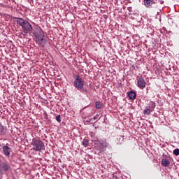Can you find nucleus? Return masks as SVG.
Wrapping results in <instances>:
<instances>
[{"instance_id": "a211bd4d", "label": "nucleus", "mask_w": 179, "mask_h": 179, "mask_svg": "<svg viewBox=\"0 0 179 179\" xmlns=\"http://www.w3.org/2000/svg\"><path fill=\"white\" fill-rule=\"evenodd\" d=\"M5 129L3 128V126H0V135H3L5 134Z\"/></svg>"}, {"instance_id": "6ab92c4d", "label": "nucleus", "mask_w": 179, "mask_h": 179, "mask_svg": "<svg viewBox=\"0 0 179 179\" xmlns=\"http://www.w3.org/2000/svg\"><path fill=\"white\" fill-rule=\"evenodd\" d=\"M173 155H175V156H179V149L176 148L173 150Z\"/></svg>"}, {"instance_id": "9b49d317", "label": "nucleus", "mask_w": 179, "mask_h": 179, "mask_svg": "<svg viewBox=\"0 0 179 179\" xmlns=\"http://www.w3.org/2000/svg\"><path fill=\"white\" fill-rule=\"evenodd\" d=\"M162 164L164 166V167H168L170 164V161H169L167 159H162Z\"/></svg>"}, {"instance_id": "393cba45", "label": "nucleus", "mask_w": 179, "mask_h": 179, "mask_svg": "<svg viewBox=\"0 0 179 179\" xmlns=\"http://www.w3.org/2000/svg\"><path fill=\"white\" fill-rule=\"evenodd\" d=\"M161 3H163V1H162Z\"/></svg>"}, {"instance_id": "4468645a", "label": "nucleus", "mask_w": 179, "mask_h": 179, "mask_svg": "<svg viewBox=\"0 0 179 179\" xmlns=\"http://www.w3.org/2000/svg\"><path fill=\"white\" fill-rule=\"evenodd\" d=\"M95 107L96 110H101V108H103V103L100 101H96L95 103Z\"/></svg>"}, {"instance_id": "2eb2a0df", "label": "nucleus", "mask_w": 179, "mask_h": 179, "mask_svg": "<svg viewBox=\"0 0 179 179\" xmlns=\"http://www.w3.org/2000/svg\"><path fill=\"white\" fill-rule=\"evenodd\" d=\"M151 113L152 110L150 108H148V106L145 107V108L143 110V114H145V115H150Z\"/></svg>"}, {"instance_id": "20e7f679", "label": "nucleus", "mask_w": 179, "mask_h": 179, "mask_svg": "<svg viewBox=\"0 0 179 179\" xmlns=\"http://www.w3.org/2000/svg\"><path fill=\"white\" fill-rule=\"evenodd\" d=\"M105 148H107V142L106 141H103L102 143L99 141L94 144V149L97 150L98 153H101Z\"/></svg>"}, {"instance_id": "dca6fc26", "label": "nucleus", "mask_w": 179, "mask_h": 179, "mask_svg": "<svg viewBox=\"0 0 179 179\" xmlns=\"http://www.w3.org/2000/svg\"><path fill=\"white\" fill-rule=\"evenodd\" d=\"M148 107L150 108V109L153 110L156 107V103L151 101H150Z\"/></svg>"}, {"instance_id": "aec40b11", "label": "nucleus", "mask_w": 179, "mask_h": 179, "mask_svg": "<svg viewBox=\"0 0 179 179\" xmlns=\"http://www.w3.org/2000/svg\"><path fill=\"white\" fill-rule=\"evenodd\" d=\"M56 121H57V122H61V115H59L56 117Z\"/></svg>"}, {"instance_id": "423d86ee", "label": "nucleus", "mask_w": 179, "mask_h": 179, "mask_svg": "<svg viewBox=\"0 0 179 179\" xmlns=\"http://www.w3.org/2000/svg\"><path fill=\"white\" fill-rule=\"evenodd\" d=\"M137 85L139 89H145V87H146V82L145 81V79H143V78L142 77H140L137 80Z\"/></svg>"}, {"instance_id": "f3484780", "label": "nucleus", "mask_w": 179, "mask_h": 179, "mask_svg": "<svg viewBox=\"0 0 179 179\" xmlns=\"http://www.w3.org/2000/svg\"><path fill=\"white\" fill-rule=\"evenodd\" d=\"M82 143H83V146H85V148H87V146H89V141L88 140L84 139Z\"/></svg>"}, {"instance_id": "1a4fd4ad", "label": "nucleus", "mask_w": 179, "mask_h": 179, "mask_svg": "<svg viewBox=\"0 0 179 179\" xmlns=\"http://www.w3.org/2000/svg\"><path fill=\"white\" fill-rule=\"evenodd\" d=\"M15 22L17 23L21 27H22L23 24L25 23L26 20L23 18L15 17Z\"/></svg>"}, {"instance_id": "f03ea898", "label": "nucleus", "mask_w": 179, "mask_h": 179, "mask_svg": "<svg viewBox=\"0 0 179 179\" xmlns=\"http://www.w3.org/2000/svg\"><path fill=\"white\" fill-rule=\"evenodd\" d=\"M31 145L33 146V150H34L35 152H41L42 150H45V145H44V142L36 138H34L32 139Z\"/></svg>"}, {"instance_id": "f8f14e48", "label": "nucleus", "mask_w": 179, "mask_h": 179, "mask_svg": "<svg viewBox=\"0 0 179 179\" xmlns=\"http://www.w3.org/2000/svg\"><path fill=\"white\" fill-rule=\"evenodd\" d=\"M153 4V0H144V5L146 8H149V6Z\"/></svg>"}, {"instance_id": "0eeeda50", "label": "nucleus", "mask_w": 179, "mask_h": 179, "mask_svg": "<svg viewBox=\"0 0 179 179\" xmlns=\"http://www.w3.org/2000/svg\"><path fill=\"white\" fill-rule=\"evenodd\" d=\"M2 150L4 156L9 157L10 156V152H12V148L8 145H4L2 147Z\"/></svg>"}, {"instance_id": "f257e3e1", "label": "nucleus", "mask_w": 179, "mask_h": 179, "mask_svg": "<svg viewBox=\"0 0 179 179\" xmlns=\"http://www.w3.org/2000/svg\"><path fill=\"white\" fill-rule=\"evenodd\" d=\"M34 36L36 38V42L41 47H44L47 43V39H45V34H44V31L41 28H36L34 31Z\"/></svg>"}, {"instance_id": "7ed1b4c3", "label": "nucleus", "mask_w": 179, "mask_h": 179, "mask_svg": "<svg viewBox=\"0 0 179 179\" xmlns=\"http://www.w3.org/2000/svg\"><path fill=\"white\" fill-rule=\"evenodd\" d=\"M85 82L82 80V78L78 75L76 76V80H74V87H76L78 90H81L82 93L86 94L87 93V90L84 89Z\"/></svg>"}, {"instance_id": "a878e982", "label": "nucleus", "mask_w": 179, "mask_h": 179, "mask_svg": "<svg viewBox=\"0 0 179 179\" xmlns=\"http://www.w3.org/2000/svg\"><path fill=\"white\" fill-rule=\"evenodd\" d=\"M0 73H1V69H0Z\"/></svg>"}, {"instance_id": "412c9836", "label": "nucleus", "mask_w": 179, "mask_h": 179, "mask_svg": "<svg viewBox=\"0 0 179 179\" xmlns=\"http://www.w3.org/2000/svg\"><path fill=\"white\" fill-rule=\"evenodd\" d=\"M100 115H96L95 116L93 117L92 120H100Z\"/></svg>"}, {"instance_id": "39448f33", "label": "nucleus", "mask_w": 179, "mask_h": 179, "mask_svg": "<svg viewBox=\"0 0 179 179\" xmlns=\"http://www.w3.org/2000/svg\"><path fill=\"white\" fill-rule=\"evenodd\" d=\"M22 27L24 30V32L27 34L30 33V31L33 30V27L27 20L25 21V22H24V24L22 25Z\"/></svg>"}, {"instance_id": "9d476101", "label": "nucleus", "mask_w": 179, "mask_h": 179, "mask_svg": "<svg viewBox=\"0 0 179 179\" xmlns=\"http://www.w3.org/2000/svg\"><path fill=\"white\" fill-rule=\"evenodd\" d=\"M91 141L92 142H94V145H95L96 143H98V142H99V138H97V136H96L94 133L91 134Z\"/></svg>"}, {"instance_id": "4be33fe9", "label": "nucleus", "mask_w": 179, "mask_h": 179, "mask_svg": "<svg viewBox=\"0 0 179 179\" xmlns=\"http://www.w3.org/2000/svg\"><path fill=\"white\" fill-rule=\"evenodd\" d=\"M87 122H93V118L89 119L88 120H87Z\"/></svg>"}, {"instance_id": "5701e85b", "label": "nucleus", "mask_w": 179, "mask_h": 179, "mask_svg": "<svg viewBox=\"0 0 179 179\" xmlns=\"http://www.w3.org/2000/svg\"><path fill=\"white\" fill-rule=\"evenodd\" d=\"M113 179H118V176H113Z\"/></svg>"}, {"instance_id": "b1692460", "label": "nucleus", "mask_w": 179, "mask_h": 179, "mask_svg": "<svg viewBox=\"0 0 179 179\" xmlns=\"http://www.w3.org/2000/svg\"><path fill=\"white\" fill-rule=\"evenodd\" d=\"M131 9H132L131 8H128L129 12H131Z\"/></svg>"}, {"instance_id": "6e6552de", "label": "nucleus", "mask_w": 179, "mask_h": 179, "mask_svg": "<svg viewBox=\"0 0 179 179\" xmlns=\"http://www.w3.org/2000/svg\"><path fill=\"white\" fill-rule=\"evenodd\" d=\"M127 94L130 100H135L136 99V92L135 91H129Z\"/></svg>"}, {"instance_id": "ddd939ff", "label": "nucleus", "mask_w": 179, "mask_h": 179, "mask_svg": "<svg viewBox=\"0 0 179 179\" xmlns=\"http://www.w3.org/2000/svg\"><path fill=\"white\" fill-rule=\"evenodd\" d=\"M1 170H4V171H8V169H9V167L8 166V164H6V162H2L1 164Z\"/></svg>"}]
</instances>
